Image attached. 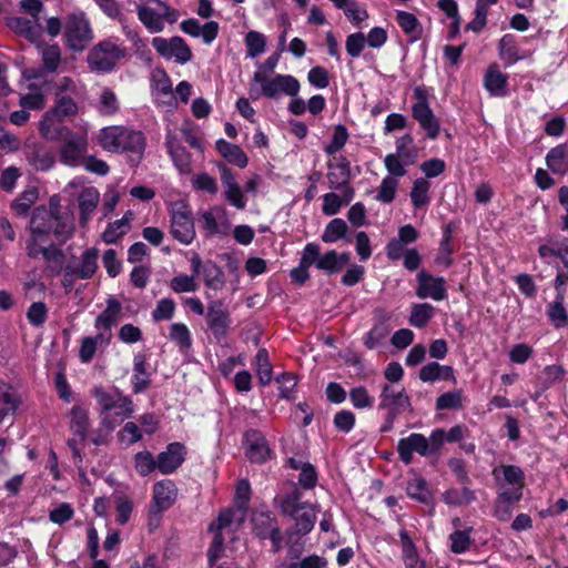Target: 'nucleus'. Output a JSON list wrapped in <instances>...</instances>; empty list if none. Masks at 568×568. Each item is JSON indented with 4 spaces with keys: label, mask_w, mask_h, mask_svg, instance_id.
Instances as JSON below:
<instances>
[{
    "label": "nucleus",
    "mask_w": 568,
    "mask_h": 568,
    "mask_svg": "<svg viewBox=\"0 0 568 568\" xmlns=\"http://www.w3.org/2000/svg\"><path fill=\"white\" fill-rule=\"evenodd\" d=\"M30 231L32 237L29 243L41 244L51 239L64 243L74 232L73 214L68 209H62L59 200L53 196L48 207L34 209L30 220Z\"/></svg>",
    "instance_id": "obj_1"
},
{
    "label": "nucleus",
    "mask_w": 568,
    "mask_h": 568,
    "mask_svg": "<svg viewBox=\"0 0 568 568\" xmlns=\"http://www.w3.org/2000/svg\"><path fill=\"white\" fill-rule=\"evenodd\" d=\"M100 145L113 153L129 152L133 160L140 161L145 150V139L140 131L123 126H106L101 130Z\"/></svg>",
    "instance_id": "obj_2"
},
{
    "label": "nucleus",
    "mask_w": 568,
    "mask_h": 568,
    "mask_svg": "<svg viewBox=\"0 0 568 568\" xmlns=\"http://www.w3.org/2000/svg\"><path fill=\"white\" fill-rule=\"evenodd\" d=\"M300 88L298 80L291 74H275L271 78L262 71H255L248 93L252 100L261 97L276 100L281 94L296 97Z\"/></svg>",
    "instance_id": "obj_3"
},
{
    "label": "nucleus",
    "mask_w": 568,
    "mask_h": 568,
    "mask_svg": "<svg viewBox=\"0 0 568 568\" xmlns=\"http://www.w3.org/2000/svg\"><path fill=\"white\" fill-rule=\"evenodd\" d=\"M303 494L298 488L285 495L281 501V510L295 521V531L305 536L312 531L316 521L314 506L302 500Z\"/></svg>",
    "instance_id": "obj_4"
},
{
    "label": "nucleus",
    "mask_w": 568,
    "mask_h": 568,
    "mask_svg": "<svg viewBox=\"0 0 568 568\" xmlns=\"http://www.w3.org/2000/svg\"><path fill=\"white\" fill-rule=\"evenodd\" d=\"M69 419L73 437L68 440V446L72 452L74 465L80 467L83 459L81 452L90 427L89 412L81 405H74L69 413Z\"/></svg>",
    "instance_id": "obj_5"
},
{
    "label": "nucleus",
    "mask_w": 568,
    "mask_h": 568,
    "mask_svg": "<svg viewBox=\"0 0 568 568\" xmlns=\"http://www.w3.org/2000/svg\"><path fill=\"white\" fill-rule=\"evenodd\" d=\"M252 530L260 539H270L273 552L283 547V536L275 515L270 510L256 509L251 516Z\"/></svg>",
    "instance_id": "obj_6"
},
{
    "label": "nucleus",
    "mask_w": 568,
    "mask_h": 568,
    "mask_svg": "<svg viewBox=\"0 0 568 568\" xmlns=\"http://www.w3.org/2000/svg\"><path fill=\"white\" fill-rule=\"evenodd\" d=\"M68 47L73 51L84 50L93 39L92 29L85 14L81 11L68 16L64 26Z\"/></svg>",
    "instance_id": "obj_7"
},
{
    "label": "nucleus",
    "mask_w": 568,
    "mask_h": 568,
    "mask_svg": "<svg viewBox=\"0 0 568 568\" xmlns=\"http://www.w3.org/2000/svg\"><path fill=\"white\" fill-rule=\"evenodd\" d=\"M124 54L125 50L123 48L112 40H106L100 42L90 51L88 62L92 70L109 72Z\"/></svg>",
    "instance_id": "obj_8"
},
{
    "label": "nucleus",
    "mask_w": 568,
    "mask_h": 568,
    "mask_svg": "<svg viewBox=\"0 0 568 568\" xmlns=\"http://www.w3.org/2000/svg\"><path fill=\"white\" fill-rule=\"evenodd\" d=\"M152 47L164 59H174L180 64H185L192 59V51L185 40L181 37L165 39L155 37L152 39Z\"/></svg>",
    "instance_id": "obj_9"
},
{
    "label": "nucleus",
    "mask_w": 568,
    "mask_h": 568,
    "mask_svg": "<svg viewBox=\"0 0 568 568\" xmlns=\"http://www.w3.org/2000/svg\"><path fill=\"white\" fill-rule=\"evenodd\" d=\"M410 399L404 387H396L390 384H384L379 394L378 409L399 416L405 410L410 409Z\"/></svg>",
    "instance_id": "obj_10"
},
{
    "label": "nucleus",
    "mask_w": 568,
    "mask_h": 568,
    "mask_svg": "<svg viewBox=\"0 0 568 568\" xmlns=\"http://www.w3.org/2000/svg\"><path fill=\"white\" fill-rule=\"evenodd\" d=\"M172 236L182 244H190L195 237L192 213L185 205H176L171 212Z\"/></svg>",
    "instance_id": "obj_11"
},
{
    "label": "nucleus",
    "mask_w": 568,
    "mask_h": 568,
    "mask_svg": "<svg viewBox=\"0 0 568 568\" xmlns=\"http://www.w3.org/2000/svg\"><path fill=\"white\" fill-rule=\"evenodd\" d=\"M61 140L60 161L69 166H78L88 150L87 135L70 131Z\"/></svg>",
    "instance_id": "obj_12"
},
{
    "label": "nucleus",
    "mask_w": 568,
    "mask_h": 568,
    "mask_svg": "<svg viewBox=\"0 0 568 568\" xmlns=\"http://www.w3.org/2000/svg\"><path fill=\"white\" fill-rule=\"evenodd\" d=\"M416 296L424 298H432L434 301H444L447 298L446 281L444 277L434 276L422 270L417 276Z\"/></svg>",
    "instance_id": "obj_13"
},
{
    "label": "nucleus",
    "mask_w": 568,
    "mask_h": 568,
    "mask_svg": "<svg viewBox=\"0 0 568 568\" xmlns=\"http://www.w3.org/2000/svg\"><path fill=\"white\" fill-rule=\"evenodd\" d=\"M415 94L418 98V102L413 105L412 115L419 123L420 128L426 131V136L435 140L439 134V123L426 99L422 95L419 88L415 90Z\"/></svg>",
    "instance_id": "obj_14"
},
{
    "label": "nucleus",
    "mask_w": 568,
    "mask_h": 568,
    "mask_svg": "<svg viewBox=\"0 0 568 568\" xmlns=\"http://www.w3.org/2000/svg\"><path fill=\"white\" fill-rule=\"evenodd\" d=\"M397 453L400 460L406 465L413 462L414 453L420 456H429L430 445L428 438L418 433H413L405 438H400L397 443Z\"/></svg>",
    "instance_id": "obj_15"
},
{
    "label": "nucleus",
    "mask_w": 568,
    "mask_h": 568,
    "mask_svg": "<svg viewBox=\"0 0 568 568\" xmlns=\"http://www.w3.org/2000/svg\"><path fill=\"white\" fill-rule=\"evenodd\" d=\"M121 314V303L114 297L108 298L105 310L98 315L94 322V327L100 333L101 339L112 338V327L118 324Z\"/></svg>",
    "instance_id": "obj_16"
},
{
    "label": "nucleus",
    "mask_w": 568,
    "mask_h": 568,
    "mask_svg": "<svg viewBox=\"0 0 568 568\" xmlns=\"http://www.w3.org/2000/svg\"><path fill=\"white\" fill-rule=\"evenodd\" d=\"M185 456L186 447L182 443H170L156 457L158 470L163 475L173 474L183 464Z\"/></svg>",
    "instance_id": "obj_17"
},
{
    "label": "nucleus",
    "mask_w": 568,
    "mask_h": 568,
    "mask_svg": "<svg viewBox=\"0 0 568 568\" xmlns=\"http://www.w3.org/2000/svg\"><path fill=\"white\" fill-rule=\"evenodd\" d=\"M28 255L30 257H37L40 254L43 256L47 263V270L51 276L59 275L64 270V254L61 250L50 245L48 247L37 244L29 243L27 246Z\"/></svg>",
    "instance_id": "obj_18"
},
{
    "label": "nucleus",
    "mask_w": 568,
    "mask_h": 568,
    "mask_svg": "<svg viewBox=\"0 0 568 568\" xmlns=\"http://www.w3.org/2000/svg\"><path fill=\"white\" fill-rule=\"evenodd\" d=\"M206 322L214 336H224L230 327V313L223 302L216 300L207 305Z\"/></svg>",
    "instance_id": "obj_19"
},
{
    "label": "nucleus",
    "mask_w": 568,
    "mask_h": 568,
    "mask_svg": "<svg viewBox=\"0 0 568 568\" xmlns=\"http://www.w3.org/2000/svg\"><path fill=\"white\" fill-rule=\"evenodd\" d=\"M200 223L202 224L205 235L212 237L215 235H226L230 231L231 223L225 215V211L214 207L201 214Z\"/></svg>",
    "instance_id": "obj_20"
},
{
    "label": "nucleus",
    "mask_w": 568,
    "mask_h": 568,
    "mask_svg": "<svg viewBox=\"0 0 568 568\" xmlns=\"http://www.w3.org/2000/svg\"><path fill=\"white\" fill-rule=\"evenodd\" d=\"M219 168L221 171V182L224 187L225 200L237 210H244L246 206V199L236 182L234 173L224 164H221Z\"/></svg>",
    "instance_id": "obj_21"
},
{
    "label": "nucleus",
    "mask_w": 568,
    "mask_h": 568,
    "mask_svg": "<svg viewBox=\"0 0 568 568\" xmlns=\"http://www.w3.org/2000/svg\"><path fill=\"white\" fill-rule=\"evenodd\" d=\"M139 20L151 32H161L164 29L162 21L161 0H145L144 3L136 6Z\"/></svg>",
    "instance_id": "obj_22"
},
{
    "label": "nucleus",
    "mask_w": 568,
    "mask_h": 568,
    "mask_svg": "<svg viewBox=\"0 0 568 568\" xmlns=\"http://www.w3.org/2000/svg\"><path fill=\"white\" fill-rule=\"evenodd\" d=\"M246 455L253 463H264L270 457V448L264 435L257 429H250L244 435Z\"/></svg>",
    "instance_id": "obj_23"
},
{
    "label": "nucleus",
    "mask_w": 568,
    "mask_h": 568,
    "mask_svg": "<svg viewBox=\"0 0 568 568\" xmlns=\"http://www.w3.org/2000/svg\"><path fill=\"white\" fill-rule=\"evenodd\" d=\"M317 256L314 264L317 270H321L327 274H335L343 270L351 261V253L342 252L337 253L334 250L326 252L321 255V247L316 244Z\"/></svg>",
    "instance_id": "obj_24"
},
{
    "label": "nucleus",
    "mask_w": 568,
    "mask_h": 568,
    "mask_svg": "<svg viewBox=\"0 0 568 568\" xmlns=\"http://www.w3.org/2000/svg\"><path fill=\"white\" fill-rule=\"evenodd\" d=\"M327 168V180L331 189L342 190L349 184L351 164L344 155L334 158V161L329 162Z\"/></svg>",
    "instance_id": "obj_25"
},
{
    "label": "nucleus",
    "mask_w": 568,
    "mask_h": 568,
    "mask_svg": "<svg viewBox=\"0 0 568 568\" xmlns=\"http://www.w3.org/2000/svg\"><path fill=\"white\" fill-rule=\"evenodd\" d=\"M62 118H58L53 112L48 110L39 122L40 134L49 141H58L63 139L71 130L63 125Z\"/></svg>",
    "instance_id": "obj_26"
},
{
    "label": "nucleus",
    "mask_w": 568,
    "mask_h": 568,
    "mask_svg": "<svg viewBox=\"0 0 568 568\" xmlns=\"http://www.w3.org/2000/svg\"><path fill=\"white\" fill-rule=\"evenodd\" d=\"M178 489L175 484L170 480L158 481L153 487V508L156 513L169 509L175 501Z\"/></svg>",
    "instance_id": "obj_27"
},
{
    "label": "nucleus",
    "mask_w": 568,
    "mask_h": 568,
    "mask_svg": "<svg viewBox=\"0 0 568 568\" xmlns=\"http://www.w3.org/2000/svg\"><path fill=\"white\" fill-rule=\"evenodd\" d=\"M244 510L236 507V509L227 508L220 513L217 519L210 525V530L221 532L229 529L235 531L240 528L245 519Z\"/></svg>",
    "instance_id": "obj_28"
},
{
    "label": "nucleus",
    "mask_w": 568,
    "mask_h": 568,
    "mask_svg": "<svg viewBox=\"0 0 568 568\" xmlns=\"http://www.w3.org/2000/svg\"><path fill=\"white\" fill-rule=\"evenodd\" d=\"M316 254V243H307L304 246L298 266L293 268L290 274L294 283L303 285L310 278L308 268L314 264Z\"/></svg>",
    "instance_id": "obj_29"
},
{
    "label": "nucleus",
    "mask_w": 568,
    "mask_h": 568,
    "mask_svg": "<svg viewBox=\"0 0 568 568\" xmlns=\"http://www.w3.org/2000/svg\"><path fill=\"white\" fill-rule=\"evenodd\" d=\"M100 201V193L93 186H84L78 195L80 224L85 225Z\"/></svg>",
    "instance_id": "obj_30"
},
{
    "label": "nucleus",
    "mask_w": 568,
    "mask_h": 568,
    "mask_svg": "<svg viewBox=\"0 0 568 568\" xmlns=\"http://www.w3.org/2000/svg\"><path fill=\"white\" fill-rule=\"evenodd\" d=\"M168 152L172 158L175 168L183 174L191 172V154L184 146L180 145L176 138L172 134L166 135L165 141Z\"/></svg>",
    "instance_id": "obj_31"
},
{
    "label": "nucleus",
    "mask_w": 568,
    "mask_h": 568,
    "mask_svg": "<svg viewBox=\"0 0 568 568\" xmlns=\"http://www.w3.org/2000/svg\"><path fill=\"white\" fill-rule=\"evenodd\" d=\"M419 378L425 383H434L436 381H452L456 383L454 369L448 365H440L437 362H430L419 369Z\"/></svg>",
    "instance_id": "obj_32"
},
{
    "label": "nucleus",
    "mask_w": 568,
    "mask_h": 568,
    "mask_svg": "<svg viewBox=\"0 0 568 568\" xmlns=\"http://www.w3.org/2000/svg\"><path fill=\"white\" fill-rule=\"evenodd\" d=\"M546 163L552 173L565 175L568 172V143L552 148L546 155Z\"/></svg>",
    "instance_id": "obj_33"
},
{
    "label": "nucleus",
    "mask_w": 568,
    "mask_h": 568,
    "mask_svg": "<svg viewBox=\"0 0 568 568\" xmlns=\"http://www.w3.org/2000/svg\"><path fill=\"white\" fill-rule=\"evenodd\" d=\"M507 80V75L494 64L486 71L484 87L491 95L503 97L506 94Z\"/></svg>",
    "instance_id": "obj_34"
},
{
    "label": "nucleus",
    "mask_w": 568,
    "mask_h": 568,
    "mask_svg": "<svg viewBox=\"0 0 568 568\" xmlns=\"http://www.w3.org/2000/svg\"><path fill=\"white\" fill-rule=\"evenodd\" d=\"M20 404L17 392L7 384H0V422L13 416Z\"/></svg>",
    "instance_id": "obj_35"
},
{
    "label": "nucleus",
    "mask_w": 568,
    "mask_h": 568,
    "mask_svg": "<svg viewBox=\"0 0 568 568\" xmlns=\"http://www.w3.org/2000/svg\"><path fill=\"white\" fill-rule=\"evenodd\" d=\"M216 150L231 164H234L241 169L245 168L248 163V159L244 151L239 145L232 144L224 139L216 141Z\"/></svg>",
    "instance_id": "obj_36"
},
{
    "label": "nucleus",
    "mask_w": 568,
    "mask_h": 568,
    "mask_svg": "<svg viewBox=\"0 0 568 568\" xmlns=\"http://www.w3.org/2000/svg\"><path fill=\"white\" fill-rule=\"evenodd\" d=\"M82 97H55L54 104L50 109L58 118H62L64 120H71L79 113V103L78 101Z\"/></svg>",
    "instance_id": "obj_37"
},
{
    "label": "nucleus",
    "mask_w": 568,
    "mask_h": 568,
    "mask_svg": "<svg viewBox=\"0 0 568 568\" xmlns=\"http://www.w3.org/2000/svg\"><path fill=\"white\" fill-rule=\"evenodd\" d=\"M399 538L402 542V558L405 568H420V562H425L419 559L416 546L405 529L399 530Z\"/></svg>",
    "instance_id": "obj_38"
},
{
    "label": "nucleus",
    "mask_w": 568,
    "mask_h": 568,
    "mask_svg": "<svg viewBox=\"0 0 568 568\" xmlns=\"http://www.w3.org/2000/svg\"><path fill=\"white\" fill-rule=\"evenodd\" d=\"M150 385L149 373L146 372L145 357L136 354L133 359L132 387L135 394L143 393Z\"/></svg>",
    "instance_id": "obj_39"
},
{
    "label": "nucleus",
    "mask_w": 568,
    "mask_h": 568,
    "mask_svg": "<svg viewBox=\"0 0 568 568\" xmlns=\"http://www.w3.org/2000/svg\"><path fill=\"white\" fill-rule=\"evenodd\" d=\"M99 251L95 247L85 250L80 258V263L74 267L77 277L89 280L93 276L98 268Z\"/></svg>",
    "instance_id": "obj_40"
},
{
    "label": "nucleus",
    "mask_w": 568,
    "mask_h": 568,
    "mask_svg": "<svg viewBox=\"0 0 568 568\" xmlns=\"http://www.w3.org/2000/svg\"><path fill=\"white\" fill-rule=\"evenodd\" d=\"M8 26L17 33L29 40H36L41 32V24L37 20L16 17L9 20Z\"/></svg>",
    "instance_id": "obj_41"
},
{
    "label": "nucleus",
    "mask_w": 568,
    "mask_h": 568,
    "mask_svg": "<svg viewBox=\"0 0 568 568\" xmlns=\"http://www.w3.org/2000/svg\"><path fill=\"white\" fill-rule=\"evenodd\" d=\"M387 317L383 316L379 318L373 327L366 333L364 337V345L374 349L381 345V343L388 336L390 327L387 323Z\"/></svg>",
    "instance_id": "obj_42"
},
{
    "label": "nucleus",
    "mask_w": 568,
    "mask_h": 568,
    "mask_svg": "<svg viewBox=\"0 0 568 568\" xmlns=\"http://www.w3.org/2000/svg\"><path fill=\"white\" fill-rule=\"evenodd\" d=\"M111 339H101L100 333L97 332L94 336L83 337L79 349V358L82 363H90L94 357L99 347H105L110 344Z\"/></svg>",
    "instance_id": "obj_43"
},
{
    "label": "nucleus",
    "mask_w": 568,
    "mask_h": 568,
    "mask_svg": "<svg viewBox=\"0 0 568 568\" xmlns=\"http://www.w3.org/2000/svg\"><path fill=\"white\" fill-rule=\"evenodd\" d=\"M407 495L423 504L432 501V493L428 489L427 481L417 475H414L408 481L406 487Z\"/></svg>",
    "instance_id": "obj_44"
},
{
    "label": "nucleus",
    "mask_w": 568,
    "mask_h": 568,
    "mask_svg": "<svg viewBox=\"0 0 568 568\" xmlns=\"http://www.w3.org/2000/svg\"><path fill=\"white\" fill-rule=\"evenodd\" d=\"M498 0H477L474 18L466 26L467 31L475 33L480 32L487 23V13L490 6L497 3Z\"/></svg>",
    "instance_id": "obj_45"
},
{
    "label": "nucleus",
    "mask_w": 568,
    "mask_h": 568,
    "mask_svg": "<svg viewBox=\"0 0 568 568\" xmlns=\"http://www.w3.org/2000/svg\"><path fill=\"white\" fill-rule=\"evenodd\" d=\"M435 315V307L429 303L413 304L408 322L412 326L423 328Z\"/></svg>",
    "instance_id": "obj_46"
},
{
    "label": "nucleus",
    "mask_w": 568,
    "mask_h": 568,
    "mask_svg": "<svg viewBox=\"0 0 568 568\" xmlns=\"http://www.w3.org/2000/svg\"><path fill=\"white\" fill-rule=\"evenodd\" d=\"M132 217L133 214L131 211H129L124 214L122 219L116 220L113 223H110L105 231L102 233V240L108 244L115 243L119 240V237L125 234L129 230V223L132 220Z\"/></svg>",
    "instance_id": "obj_47"
},
{
    "label": "nucleus",
    "mask_w": 568,
    "mask_h": 568,
    "mask_svg": "<svg viewBox=\"0 0 568 568\" xmlns=\"http://www.w3.org/2000/svg\"><path fill=\"white\" fill-rule=\"evenodd\" d=\"M132 217L133 214L131 211H129L124 214L122 219L116 220L113 223H110L105 231L102 233V240L108 244L115 243L119 240V237L125 234L129 230V223L132 220Z\"/></svg>",
    "instance_id": "obj_48"
},
{
    "label": "nucleus",
    "mask_w": 568,
    "mask_h": 568,
    "mask_svg": "<svg viewBox=\"0 0 568 568\" xmlns=\"http://www.w3.org/2000/svg\"><path fill=\"white\" fill-rule=\"evenodd\" d=\"M28 161L37 171H48L54 164V156L45 148L34 146L28 153Z\"/></svg>",
    "instance_id": "obj_49"
},
{
    "label": "nucleus",
    "mask_w": 568,
    "mask_h": 568,
    "mask_svg": "<svg viewBox=\"0 0 568 568\" xmlns=\"http://www.w3.org/2000/svg\"><path fill=\"white\" fill-rule=\"evenodd\" d=\"M255 371L261 385L266 386L272 382L273 371L266 348H260L255 356Z\"/></svg>",
    "instance_id": "obj_50"
},
{
    "label": "nucleus",
    "mask_w": 568,
    "mask_h": 568,
    "mask_svg": "<svg viewBox=\"0 0 568 568\" xmlns=\"http://www.w3.org/2000/svg\"><path fill=\"white\" fill-rule=\"evenodd\" d=\"M547 315L555 327L562 328L568 324V315L564 306V294L558 292L554 302L548 305Z\"/></svg>",
    "instance_id": "obj_51"
},
{
    "label": "nucleus",
    "mask_w": 568,
    "mask_h": 568,
    "mask_svg": "<svg viewBox=\"0 0 568 568\" xmlns=\"http://www.w3.org/2000/svg\"><path fill=\"white\" fill-rule=\"evenodd\" d=\"M471 530V528L464 530L456 529L448 536V540L450 542L449 549L453 554L460 555L469 550L473 545V539L470 537Z\"/></svg>",
    "instance_id": "obj_52"
},
{
    "label": "nucleus",
    "mask_w": 568,
    "mask_h": 568,
    "mask_svg": "<svg viewBox=\"0 0 568 568\" xmlns=\"http://www.w3.org/2000/svg\"><path fill=\"white\" fill-rule=\"evenodd\" d=\"M442 499L449 506H462L474 501L475 494L467 487L450 488L443 494Z\"/></svg>",
    "instance_id": "obj_53"
},
{
    "label": "nucleus",
    "mask_w": 568,
    "mask_h": 568,
    "mask_svg": "<svg viewBox=\"0 0 568 568\" xmlns=\"http://www.w3.org/2000/svg\"><path fill=\"white\" fill-rule=\"evenodd\" d=\"M204 283L209 288L221 290L224 285V273L220 266L209 261L203 265Z\"/></svg>",
    "instance_id": "obj_54"
},
{
    "label": "nucleus",
    "mask_w": 568,
    "mask_h": 568,
    "mask_svg": "<svg viewBox=\"0 0 568 568\" xmlns=\"http://www.w3.org/2000/svg\"><path fill=\"white\" fill-rule=\"evenodd\" d=\"M499 57L508 64H513L519 60V53L516 44V38L513 34H505L498 44Z\"/></svg>",
    "instance_id": "obj_55"
},
{
    "label": "nucleus",
    "mask_w": 568,
    "mask_h": 568,
    "mask_svg": "<svg viewBox=\"0 0 568 568\" xmlns=\"http://www.w3.org/2000/svg\"><path fill=\"white\" fill-rule=\"evenodd\" d=\"M503 471V480L498 479L497 470H494V475L497 479L498 484H505L508 486H515L524 488L525 485V474L520 467L515 465H506L501 467Z\"/></svg>",
    "instance_id": "obj_56"
},
{
    "label": "nucleus",
    "mask_w": 568,
    "mask_h": 568,
    "mask_svg": "<svg viewBox=\"0 0 568 568\" xmlns=\"http://www.w3.org/2000/svg\"><path fill=\"white\" fill-rule=\"evenodd\" d=\"M429 189L430 184L426 179L419 178L414 181L409 196L415 207H422L429 203Z\"/></svg>",
    "instance_id": "obj_57"
},
{
    "label": "nucleus",
    "mask_w": 568,
    "mask_h": 568,
    "mask_svg": "<svg viewBox=\"0 0 568 568\" xmlns=\"http://www.w3.org/2000/svg\"><path fill=\"white\" fill-rule=\"evenodd\" d=\"M348 226L343 219H333L325 227L322 234V241L324 243H335L341 239H344Z\"/></svg>",
    "instance_id": "obj_58"
},
{
    "label": "nucleus",
    "mask_w": 568,
    "mask_h": 568,
    "mask_svg": "<svg viewBox=\"0 0 568 568\" xmlns=\"http://www.w3.org/2000/svg\"><path fill=\"white\" fill-rule=\"evenodd\" d=\"M396 22L400 29L406 33L410 34L416 40L420 34V24L417 18L407 11H397Z\"/></svg>",
    "instance_id": "obj_59"
},
{
    "label": "nucleus",
    "mask_w": 568,
    "mask_h": 568,
    "mask_svg": "<svg viewBox=\"0 0 568 568\" xmlns=\"http://www.w3.org/2000/svg\"><path fill=\"white\" fill-rule=\"evenodd\" d=\"M52 89L54 91L55 97H82L81 87L71 78L62 77L53 82Z\"/></svg>",
    "instance_id": "obj_60"
},
{
    "label": "nucleus",
    "mask_w": 568,
    "mask_h": 568,
    "mask_svg": "<svg viewBox=\"0 0 568 568\" xmlns=\"http://www.w3.org/2000/svg\"><path fill=\"white\" fill-rule=\"evenodd\" d=\"M97 109L102 115H113L118 112V98L111 89L104 88L101 91Z\"/></svg>",
    "instance_id": "obj_61"
},
{
    "label": "nucleus",
    "mask_w": 568,
    "mask_h": 568,
    "mask_svg": "<svg viewBox=\"0 0 568 568\" xmlns=\"http://www.w3.org/2000/svg\"><path fill=\"white\" fill-rule=\"evenodd\" d=\"M169 337L181 349H189L192 345L191 333L187 326L183 323H173L170 326Z\"/></svg>",
    "instance_id": "obj_62"
},
{
    "label": "nucleus",
    "mask_w": 568,
    "mask_h": 568,
    "mask_svg": "<svg viewBox=\"0 0 568 568\" xmlns=\"http://www.w3.org/2000/svg\"><path fill=\"white\" fill-rule=\"evenodd\" d=\"M156 458L148 450H142L134 456V467L140 476H148L155 469H158Z\"/></svg>",
    "instance_id": "obj_63"
},
{
    "label": "nucleus",
    "mask_w": 568,
    "mask_h": 568,
    "mask_svg": "<svg viewBox=\"0 0 568 568\" xmlns=\"http://www.w3.org/2000/svg\"><path fill=\"white\" fill-rule=\"evenodd\" d=\"M398 187V181L393 176H385L378 187L377 194L374 199L382 203H390L396 196V190Z\"/></svg>",
    "instance_id": "obj_64"
}]
</instances>
